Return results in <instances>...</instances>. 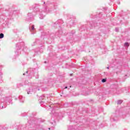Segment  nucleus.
I'll return each mask as SVG.
<instances>
[{
	"label": "nucleus",
	"instance_id": "f257e3e1",
	"mask_svg": "<svg viewBox=\"0 0 130 130\" xmlns=\"http://www.w3.org/2000/svg\"><path fill=\"white\" fill-rule=\"evenodd\" d=\"M51 10L48 8H46L44 11L42 12L41 9H38V7H36V5H34L32 8V10L29 11L27 14V17L26 21L27 22H31L34 20V17L38 14L40 15V19H42L45 17V13H50Z\"/></svg>",
	"mask_w": 130,
	"mask_h": 130
},
{
	"label": "nucleus",
	"instance_id": "f03ea898",
	"mask_svg": "<svg viewBox=\"0 0 130 130\" xmlns=\"http://www.w3.org/2000/svg\"><path fill=\"white\" fill-rule=\"evenodd\" d=\"M29 29L31 34H35L36 33V29L34 25H30L29 27Z\"/></svg>",
	"mask_w": 130,
	"mask_h": 130
},
{
	"label": "nucleus",
	"instance_id": "7ed1b4c3",
	"mask_svg": "<svg viewBox=\"0 0 130 130\" xmlns=\"http://www.w3.org/2000/svg\"><path fill=\"white\" fill-rule=\"evenodd\" d=\"M24 43H18L16 45V48L17 49H21L22 47H24Z\"/></svg>",
	"mask_w": 130,
	"mask_h": 130
},
{
	"label": "nucleus",
	"instance_id": "20e7f679",
	"mask_svg": "<svg viewBox=\"0 0 130 130\" xmlns=\"http://www.w3.org/2000/svg\"><path fill=\"white\" fill-rule=\"evenodd\" d=\"M118 119V117L116 116L115 114H113L111 117V121H116Z\"/></svg>",
	"mask_w": 130,
	"mask_h": 130
},
{
	"label": "nucleus",
	"instance_id": "39448f33",
	"mask_svg": "<svg viewBox=\"0 0 130 130\" xmlns=\"http://www.w3.org/2000/svg\"><path fill=\"white\" fill-rule=\"evenodd\" d=\"M4 102L5 103H8V102H9V104H11V102H12V98H5Z\"/></svg>",
	"mask_w": 130,
	"mask_h": 130
},
{
	"label": "nucleus",
	"instance_id": "423d86ee",
	"mask_svg": "<svg viewBox=\"0 0 130 130\" xmlns=\"http://www.w3.org/2000/svg\"><path fill=\"white\" fill-rule=\"evenodd\" d=\"M75 128H76V127L74 128V126H70L69 127L68 130H80L81 127H79L78 128H77L76 129H75Z\"/></svg>",
	"mask_w": 130,
	"mask_h": 130
},
{
	"label": "nucleus",
	"instance_id": "0eeeda50",
	"mask_svg": "<svg viewBox=\"0 0 130 130\" xmlns=\"http://www.w3.org/2000/svg\"><path fill=\"white\" fill-rule=\"evenodd\" d=\"M19 99L20 102L23 103V102H24V101H25V98H23V96H22V95H20L19 96Z\"/></svg>",
	"mask_w": 130,
	"mask_h": 130
},
{
	"label": "nucleus",
	"instance_id": "6e6552de",
	"mask_svg": "<svg viewBox=\"0 0 130 130\" xmlns=\"http://www.w3.org/2000/svg\"><path fill=\"white\" fill-rule=\"evenodd\" d=\"M45 94H43V95L41 96L39 98L40 99H42V100H43V99H45Z\"/></svg>",
	"mask_w": 130,
	"mask_h": 130
},
{
	"label": "nucleus",
	"instance_id": "1a4fd4ad",
	"mask_svg": "<svg viewBox=\"0 0 130 130\" xmlns=\"http://www.w3.org/2000/svg\"><path fill=\"white\" fill-rule=\"evenodd\" d=\"M33 91V89H28L27 90V94H32V91Z\"/></svg>",
	"mask_w": 130,
	"mask_h": 130
},
{
	"label": "nucleus",
	"instance_id": "9d476101",
	"mask_svg": "<svg viewBox=\"0 0 130 130\" xmlns=\"http://www.w3.org/2000/svg\"><path fill=\"white\" fill-rule=\"evenodd\" d=\"M124 46H127V47H128V46H129V44H128V43L126 42L124 43Z\"/></svg>",
	"mask_w": 130,
	"mask_h": 130
},
{
	"label": "nucleus",
	"instance_id": "9b49d317",
	"mask_svg": "<svg viewBox=\"0 0 130 130\" xmlns=\"http://www.w3.org/2000/svg\"><path fill=\"white\" fill-rule=\"evenodd\" d=\"M106 81H107V79L106 78H104L102 80V83H106Z\"/></svg>",
	"mask_w": 130,
	"mask_h": 130
},
{
	"label": "nucleus",
	"instance_id": "f8f14e48",
	"mask_svg": "<svg viewBox=\"0 0 130 130\" xmlns=\"http://www.w3.org/2000/svg\"><path fill=\"white\" fill-rule=\"evenodd\" d=\"M4 36H5L4 35V34L1 33V34H0V39H3V38L4 37Z\"/></svg>",
	"mask_w": 130,
	"mask_h": 130
},
{
	"label": "nucleus",
	"instance_id": "ddd939ff",
	"mask_svg": "<svg viewBox=\"0 0 130 130\" xmlns=\"http://www.w3.org/2000/svg\"><path fill=\"white\" fill-rule=\"evenodd\" d=\"M122 103V101L121 100H119L117 101V104H121Z\"/></svg>",
	"mask_w": 130,
	"mask_h": 130
},
{
	"label": "nucleus",
	"instance_id": "4468645a",
	"mask_svg": "<svg viewBox=\"0 0 130 130\" xmlns=\"http://www.w3.org/2000/svg\"><path fill=\"white\" fill-rule=\"evenodd\" d=\"M3 77H2V75H0V82L2 83L3 82Z\"/></svg>",
	"mask_w": 130,
	"mask_h": 130
},
{
	"label": "nucleus",
	"instance_id": "2eb2a0df",
	"mask_svg": "<svg viewBox=\"0 0 130 130\" xmlns=\"http://www.w3.org/2000/svg\"><path fill=\"white\" fill-rule=\"evenodd\" d=\"M34 89H35L36 90V91H39V90H40L39 88H36V87H34Z\"/></svg>",
	"mask_w": 130,
	"mask_h": 130
},
{
	"label": "nucleus",
	"instance_id": "dca6fc26",
	"mask_svg": "<svg viewBox=\"0 0 130 130\" xmlns=\"http://www.w3.org/2000/svg\"><path fill=\"white\" fill-rule=\"evenodd\" d=\"M40 103L41 104H43L44 103V102L43 101H40Z\"/></svg>",
	"mask_w": 130,
	"mask_h": 130
},
{
	"label": "nucleus",
	"instance_id": "f3484780",
	"mask_svg": "<svg viewBox=\"0 0 130 130\" xmlns=\"http://www.w3.org/2000/svg\"><path fill=\"white\" fill-rule=\"evenodd\" d=\"M22 86H23V84L20 83L19 84H18V87H22Z\"/></svg>",
	"mask_w": 130,
	"mask_h": 130
},
{
	"label": "nucleus",
	"instance_id": "a211bd4d",
	"mask_svg": "<svg viewBox=\"0 0 130 130\" xmlns=\"http://www.w3.org/2000/svg\"><path fill=\"white\" fill-rule=\"evenodd\" d=\"M15 54H16V55H19V52H15Z\"/></svg>",
	"mask_w": 130,
	"mask_h": 130
},
{
	"label": "nucleus",
	"instance_id": "6ab92c4d",
	"mask_svg": "<svg viewBox=\"0 0 130 130\" xmlns=\"http://www.w3.org/2000/svg\"><path fill=\"white\" fill-rule=\"evenodd\" d=\"M116 32H118V28H115Z\"/></svg>",
	"mask_w": 130,
	"mask_h": 130
},
{
	"label": "nucleus",
	"instance_id": "aec40b11",
	"mask_svg": "<svg viewBox=\"0 0 130 130\" xmlns=\"http://www.w3.org/2000/svg\"><path fill=\"white\" fill-rule=\"evenodd\" d=\"M36 42H35L34 43V44H32V46H34V45H35L36 44Z\"/></svg>",
	"mask_w": 130,
	"mask_h": 130
},
{
	"label": "nucleus",
	"instance_id": "412c9836",
	"mask_svg": "<svg viewBox=\"0 0 130 130\" xmlns=\"http://www.w3.org/2000/svg\"><path fill=\"white\" fill-rule=\"evenodd\" d=\"M52 124H55V121H53V122H51Z\"/></svg>",
	"mask_w": 130,
	"mask_h": 130
},
{
	"label": "nucleus",
	"instance_id": "4be33fe9",
	"mask_svg": "<svg viewBox=\"0 0 130 130\" xmlns=\"http://www.w3.org/2000/svg\"><path fill=\"white\" fill-rule=\"evenodd\" d=\"M3 108H6V106H2L1 109H3Z\"/></svg>",
	"mask_w": 130,
	"mask_h": 130
},
{
	"label": "nucleus",
	"instance_id": "5701e85b",
	"mask_svg": "<svg viewBox=\"0 0 130 130\" xmlns=\"http://www.w3.org/2000/svg\"><path fill=\"white\" fill-rule=\"evenodd\" d=\"M34 85H35L34 83H32L31 84V87H34Z\"/></svg>",
	"mask_w": 130,
	"mask_h": 130
},
{
	"label": "nucleus",
	"instance_id": "b1692460",
	"mask_svg": "<svg viewBox=\"0 0 130 130\" xmlns=\"http://www.w3.org/2000/svg\"><path fill=\"white\" fill-rule=\"evenodd\" d=\"M64 89H68V86H66Z\"/></svg>",
	"mask_w": 130,
	"mask_h": 130
},
{
	"label": "nucleus",
	"instance_id": "393cba45",
	"mask_svg": "<svg viewBox=\"0 0 130 130\" xmlns=\"http://www.w3.org/2000/svg\"><path fill=\"white\" fill-rule=\"evenodd\" d=\"M42 3H43L44 4H45V2H43V1H42Z\"/></svg>",
	"mask_w": 130,
	"mask_h": 130
},
{
	"label": "nucleus",
	"instance_id": "a878e982",
	"mask_svg": "<svg viewBox=\"0 0 130 130\" xmlns=\"http://www.w3.org/2000/svg\"><path fill=\"white\" fill-rule=\"evenodd\" d=\"M107 69H108V70L109 69V67H107Z\"/></svg>",
	"mask_w": 130,
	"mask_h": 130
},
{
	"label": "nucleus",
	"instance_id": "bb28decb",
	"mask_svg": "<svg viewBox=\"0 0 130 130\" xmlns=\"http://www.w3.org/2000/svg\"><path fill=\"white\" fill-rule=\"evenodd\" d=\"M26 74H28V71H26Z\"/></svg>",
	"mask_w": 130,
	"mask_h": 130
},
{
	"label": "nucleus",
	"instance_id": "cd10ccee",
	"mask_svg": "<svg viewBox=\"0 0 130 130\" xmlns=\"http://www.w3.org/2000/svg\"><path fill=\"white\" fill-rule=\"evenodd\" d=\"M23 76H25V73H23Z\"/></svg>",
	"mask_w": 130,
	"mask_h": 130
},
{
	"label": "nucleus",
	"instance_id": "c85d7f7f",
	"mask_svg": "<svg viewBox=\"0 0 130 130\" xmlns=\"http://www.w3.org/2000/svg\"><path fill=\"white\" fill-rule=\"evenodd\" d=\"M70 88H72V86H70Z\"/></svg>",
	"mask_w": 130,
	"mask_h": 130
},
{
	"label": "nucleus",
	"instance_id": "c756f323",
	"mask_svg": "<svg viewBox=\"0 0 130 130\" xmlns=\"http://www.w3.org/2000/svg\"><path fill=\"white\" fill-rule=\"evenodd\" d=\"M45 63H46V61H45Z\"/></svg>",
	"mask_w": 130,
	"mask_h": 130
},
{
	"label": "nucleus",
	"instance_id": "7c9ffc66",
	"mask_svg": "<svg viewBox=\"0 0 130 130\" xmlns=\"http://www.w3.org/2000/svg\"><path fill=\"white\" fill-rule=\"evenodd\" d=\"M49 107H51V106H49Z\"/></svg>",
	"mask_w": 130,
	"mask_h": 130
}]
</instances>
